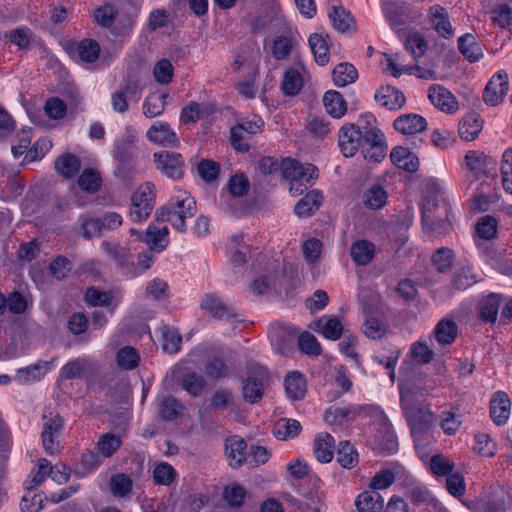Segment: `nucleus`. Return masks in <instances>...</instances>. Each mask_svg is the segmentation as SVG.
Segmentation results:
<instances>
[{
  "label": "nucleus",
  "instance_id": "f03ea898",
  "mask_svg": "<svg viewBox=\"0 0 512 512\" xmlns=\"http://www.w3.org/2000/svg\"><path fill=\"white\" fill-rule=\"evenodd\" d=\"M64 420L58 412L45 408L42 414L41 442L46 454L52 456L60 452V437Z\"/></svg>",
  "mask_w": 512,
  "mask_h": 512
},
{
  "label": "nucleus",
  "instance_id": "6e6552de",
  "mask_svg": "<svg viewBox=\"0 0 512 512\" xmlns=\"http://www.w3.org/2000/svg\"><path fill=\"white\" fill-rule=\"evenodd\" d=\"M414 440L417 442L433 422V413L429 406L420 405L405 415Z\"/></svg>",
  "mask_w": 512,
  "mask_h": 512
},
{
  "label": "nucleus",
  "instance_id": "bb28decb",
  "mask_svg": "<svg viewBox=\"0 0 512 512\" xmlns=\"http://www.w3.org/2000/svg\"><path fill=\"white\" fill-rule=\"evenodd\" d=\"M322 200L321 192L312 190L296 203L294 212L300 218L310 217L321 206Z\"/></svg>",
  "mask_w": 512,
  "mask_h": 512
},
{
  "label": "nucleus",
  "instance_id": "72a5a7b5",
  "mask_svg": "<svg viewBox=\"0 0 512 512\" xmlns=\"http://www.w3.org/2000/svg\"><path fill=\"white\" fill-rule=\"evenodd\" d=\"M246 448L247 444L242 438L234 436L226 440V455L232 468L242 465L245 460Z\"/></svg>",
  "mask_w": 512,
  "mask_h": 512
},
{
  "label": "nucleus",
  "instance_id": "a19ab883",
  "mask_svg": "<svg viewBox=\"0 0 512 512\" xmlns=\"http://www.w3.org/2000/svg\"><path fill=\"white\" fill-rule=\"evenodd\" d=\"M184 406L174 396L164 397L159 404V415L165 421L177 419L183 412Z\"/></svg>",
  "mask_w": 512,
  "mask_h": 512
},
{
  "label": "nucleus",
  "instance_id": "bf43d9fd",
  "mask_svg": "<svg viewBox=\"0 0 512 512\" xmlns=\"http://www.w3.org/2000/svg\"><path fill=\"white\" fill-rule=\"evenodd\" d=\"M498 222L496 218L490 215L481 217L476 225L478 236L485 240H491L496 237Z\"/></svg>",
  "mask_w": 512,
  "mask_h": 512
},
{
  "label": "nucleus",
  "instance_id": "7ed1b4c3",
  "mask_svg": "<svg viewBox=\"0 0 512 512\" xmlns=\"http://www.w3.org/2000/svg\"><path fill=\"white\" fill-rule=\"evenodd\" d=\"M154 201V185L151 183L141 185L131 198L130 219L135 223L145 221L154 208Z\"/></svg>",
  "mask_w": 512,
  "mask_h": 512
},
{
  "label": "nucleus",
  "instance_id": "2f4dec72",
  "mask_svg": "<svg viewBox=\"0 0 512 512\" xmlns=\"http://www.w3.org/2000/svg\"><path fill=\"white\" fill-rule=\"evenodd\" d=\"M323 105L326 112L333 118H341L347 112V103L343 96L335 90L325 92L323 96Z\"/></svg>",
  "mask_w": 512,
  "mask_h": 512
},
{
  "label": "nucleus",
  "instance_id": "9b49d317",
  "mask_svg": "<svg viewBox=\"0 0 512 512\" xmlns=\"http://www.w3.org/2000/svg\"><path fill=\"white\" fill-rule=\"evenodd\" d=\"M295 337L296 333L290 326L275 324L269 329L271 343L274 349L282 355H287L292 351Z\"/></svg>",
  "mask_w": 512,
  "mask_h": 512
},
{
  "label": "nucleus",
  "instance_id": "f257e3e1",
  "mask_svg": "<svg viewBox=\"0 0 512 512\" xmlns=\"http://www.w3.org/2000/svg\"><path fill=\"white\" fill-rule=\"evenodd\" d=\"M196 212V201L186 192H183L156 211V220L169 222L175 230L184 233L186 231L185 220L192 218Z\"/></svg>",
  "mask_w": 512,
  "mask_h": 512
},
{
  "label": "nucleus",
  "instance_id": "393cba45",
  "mask_svg": "<svg viewBox=\"0 0 512 512\" xmlns=\"http://www.w3.org/2000/svg\"><path fill=\"white\" fill-rule=\"evenodd\" d=\"M51 361H38L35 364L21 368L17 371V380L22 384H29L42 379L44 375L50 370Z\"/></svg>",
  "mask_w": 512,
  "mask_h": 512
},
{
  "label": "nucleus",
  "instance_id": "de8ad7c7",
  "mask_svg": "<svg viewBox=\"0 0 512 512\" xmlns=\"http://www.w3.org/2000/svg\"><path fill=\"white\" fill-rule=\"evenodd\" d=\"M212 112V108L208 104H200L197 102H190L188 105L182 108L180 114V120L184 124L195 123L203 114H209Z\"/></svg>",
  "mask_w": 512,
  "mask_h": 512
},
{
  "label": "nucleus",
  "instance_id": "69168bd1",
  "mask_svg": "<svg viewBox=\"0 0 512 512\" xmlns=\"http://www.w3.org/2000/svg\"><path fill=\"white\" fill-rule=\"evenodd\" d=\"M298 347L300 351L307 355L318 356L321 354V345L316 337L310 332H303L298 337Z\"/></svg>",
  "mask_w": 512,
  "mask_h": 512
},
{
  "label": "nucleus",
  "instance_id": "ea45409f",
  "mask_svg": "<svg viewBox=\"0 0 512 512\" xmlns=\"http://www.w3.org/2000/svg\"><path fill=\"white\" fill-rule=\"evenodd\" d=\"M302 426L295 419H280L273 427V435L279 440H287L295 438L300 434Z\"/></svg>",
  "mask_w": 512,
  "mask_h": 512
},
{
  "label": "nucleus",
  "instance_id": "e2e57ef3",
  "mask_svg": "<svg viewBox=\"0 0 512 512\" xmlns=\"http://www.w3.org/2000/svg\"><path fill=\"white\" fill-rule=\"evenodd\" d=\"M80 234L83 238L90 240L94 237H100L102 234L101 223L98 218H92L88 216L80 217Z\"/></svg>",
  "mask_w": 512,
  "mask_h": 512
},
{
  "label": "nucleus",
  "instance_id": "49530a36",
  "mask_svg": "<svg viewBox=\"0 0 512 512\" xmlns=\"http://www.w3.org/2000/svg\"><path fill=\"white\" fill-rule=\"evenodd\" d=\"M387 201V193L385 189L378 184L369 187L363 194L364 205L372 210L382 208Z\"/></svg>",
  "mask_w": 512,
  "mask_h": 512
},
{
  "label": "nucleus",
  "instance_id": "a211bd4d",
  "mask_svg": "<svg viewBox=\"0 0 512 512\" xmlns=\"http://www.w3.org/2000/svg\"><path fill=\"white\" fill-rule=\"evenodd\" d=\"M70 54L73 58H78L80 61L93 63L99 58L100 45L97 41L86 38L72 45Z\"/></svg>",
  "mask_w": 512,
  "mask_h": 512
},
{
  "label": "nucleus",
  "instance_id": "412c9836",
  "mask_svg": "<svg viewBox=\"0 0 512 512\" xmlns=\"http://www.w3.org/2000/svg\"><path fill=\"white\" fill-rule=\"evenodd\" d=\"M313 330L320 332L324 338L336 341L341 338L343 333V326L339 319L331 316H323L313 325L310 326Z\"/></svg>",
  "mask_w": 512,
  "mask_h": 512
},
{
  "label": "nucleus",
  "instance_id": "3c124183",
  "mask_svg": "<svg viewBox=\"0 0 512 512\" xmlns=\"http://www.w3.org/2000/svg\"><path fill=\"white\" fill-rule=\"evenodd\" d=\"M109 487L115 497L123 498L131 492L133 482L130 476L124 473H118L111 477Z\"/></svg>",
  "mask_w": 512,
  "mask_h": 512
},
{
  "label": "nucleus",
  "instance_id": "423d86ee",
  "mask_svg": "<svg viewBox=\"0 0 512 512\" xmlns=\"http://www.w3.org/2000/svg\"><path fill=\"white\" fill-rule=\"evenodd\" d=\"M508 89V74L505 71L500 70L495 73L487 83L483 92V100L490 106H496L503 101L504 97L508 93Z\"/></svg>",
  "mask_w": 512,
  "mask_h": 512
},
{
  "label": "nucleus",
  "instance_id": "09e8293b",
  "mask_svg": "<svg viewBox=\"0 0 512 512\" xmlns=\"http://www.w3.org/2000/svg\"><path fill=\"white\" fill-rule=\"evenodd\" d=\"M364 119L365 125L362 127V146L385 142L383 133L375 126L376 119L372 115H367Z\"/></svg>",
  "mask_w": 512,
  "mask_h": 512
},
{
  "label": "nucleus",
  "instance_id": "b1692460",
  "mask_svg": "<svg viewBox=\"0 0 512 512\" xmlns=\"http://www.w3.org/2000/svg\"><path fill=\"white\" fill-rule=\"evenodd\" d=\"M168 227L163 226L159 228L155 225H149L143 236V242L149 247L151 251H163L168 245Z\"/></svg>",
  "mask_w": 512,
  "mask_h": 512
},
{
  "label": "nucleus",
  "instance_id": "338daca9",
  "mask_svg": "<svg viewBox=\"0 0 512 512\" xmlns=\"http://www.w3.org/2000/svg\"><path fill=\"white\" fill-rule=\"evenodd\" d=\"M176 470L168 463L162 462L153 470V479L158 485H170L176 478Z\"/></svg>",
  "mask_w": 512,
  "mask_h": 512
},
{
  "label": "nucleus",
  "instance_id": "79ce46f5",
  "mask_svg": "<svg viewBox=\"0 0 512 512\" xmlns=\"http://www.w3.org/2000/svg\"><path fill=\"white\" fill-rule=\"evenodd\" d=\"M308 41L315 61L321 66L326 65L329 62V48L326 39L322 34L314 33L310 35Z\"/></svg>",
  "mask_w": 512,
  "mask_h": 512
},
{
  "label": "nucleus",
  "instance_id": "dca6fc26",
  "mask_svg": "<svg viewBox=\"0 0 512 512\" xmlns=\"http://www.w3.org/2000/svg\"><path fill=\"white\" fill-rule=\"evenodd\" d=\"M428 97L432 104L441 111L452 113L458 109L455 96L441 85L430 86Z\"/></svg>",
  "mask_w": 512,
  "mask_h": 512
},
{
  "label": "nucleus",
  "instance_id": "f8f14e48",
  "mask_svg": "<svg viewBox=\"0 0 512 512\" xmlns=\"http://www.w3.org/2000/svg\"><path fill=\"white\" fill-rule=\"evenodd\" d=\"M465 162L476 177L488 175L496 170L495 159L483 152L469 151L465 156Z\"/></svg>",
  "mask_w": 512,
  "mask_h": 512
},
{
  "label": "nucleus",
  "instance_id": "5701e85b",
  "mask_svg": "<svg viewBox=\"0 0 512 512\" xmlns=\"http://www.w3.org/2000/svg\"><path fill=\"white\" fill-rule=\"evenodd\" d=\"M375 245L368 240L361 239L352 243L350 257L358 266L368 265L374 258Z\"/></svg>",
  "mask_w": 512,
  "mask_h": 512
},
{
  "label": "nucleus",
  "instance_id": "6ab92c4d",
  "mask_svg": "<svg viewBox=\"0 0 512 512\" xmlns=\"http://www.w3.org/2000/svg\"><path fill=\"white\" fill-rule=\"evenodd\" d=\"M328 16L335 30L341 33H350L356 30L355 21L351 13L341 5L331 7Z\"/></svg>",
  "mask_w": 512,
  "mask_h": 512
},
{
  "label": "nucleus",
  "instance_id": "4be33fe9",
  "mask_svg": "<svg viewBox=\"0 0 512 512\" xmlns=\"http://www.w3.org/2000/svg\"><path fill=\"white\" fill-rule=\"evenodd\" d=\"M390 159L398 168L409 173L416 172L419 166L418 157L408 148L402 146H397L392 149Z\"/></svg>",
  "mask_w": 512,
  "mask_h": 512
},
{
  "label": "nucleus",
  "instance_id": "6e6d98bb",
  "mask_svg": "<svg viewBox=\"0 0 512 512\" xmlns=\"http://www.w3.org/2000/svg\"><path fill=\"white\" fill-rule=\"evenodd\" d=\"M206 381L196 372L187 373L182 379V388L192 397L199 396L205 389Z\"/></svg>",
  "mask_w": 512,
  "mask_h": 512
},
{
  "label": "nucleus",
  "instance_id": "c85d7f7f",
  "mask_svg": "<svg viewBox=\"0 0 512 512\" xmlns=\"http://www.w3.org/2000/svg\"><path fill=\"white\" fill-rule=\"evenodd\" d=\"M54 167L58 174L71 179L80 171L81 160L78 156L67 152L56 159Z\"/></svg>",
  "mask_w": 512,
  "mask_h": 512
},
{
  "label": "nucleus",
  "instance_id": "052dcab7",
  "mask_svg": "<svg viewBox=\"0 0 512 512\" xmlns=\"http://www.w3.org/2000/svg\"><path fill=\"white\" fill-rule=\"evenodd\" d=\"M405 48L410 52L415 60L421 58L428 48V43L424 36L419 33L409 35L405 41Z\"/></svg>",
  "mask_w": 512,
  "mask_h": 512
},
{
  "label": "nucleus",
  "instance_id": "0e129e2a",
  "mask_svg": "<svg viewBox=\"0 0 512 512\" xmlns=\"http://www.w3.org/2000/svg\"><path fill=\"white\" fill-rule=\"evenodd\" d=\"M227 187L233 197L240 198L249 192L250 182L244 174H235L230 177Z\"/></svg>",
  "mask_w": 512,
  "mask_h": 512
},
{
  "label": "nucleus",
  "instance_id": "1a4fd4ad",
  "mask_svg": "<svg viewBox=\"0 0 512 512\" xmlns=\"http://www.w3.org/2000/svg\"><path fill=\"white\" fill-rule=\"evenodd\" d=\"M138 140V133L132 126H126L123 134L114 143V158L121 164L127 165L134 159L132 146Z\"/></svg>",
  "mask_w": 512,
  "mask_h": 512
},
{
  "label": "nucleus",
  "instance_id": "4d7b16f0",
  "mask_svg": "<svg viewBox=\"0 0 512 512\" xmlns=\"http://www.w3.org/2000/svg\"><path fill=\"white\" fill-rule=\"evenodd\" d=\"M430 470L437 477H447L454 470L455 464L441 454L431 457L429 462Z\"/></svg>",
  "mask_w": 512,
  "mask_h": 512
},
{
  "label": "nucleus",
  "instance_id": "e433bc0d",
  "mask_svg": "<svg viewBox=\"0 0 512 512\" xmlns=\"http://www.w3.org/2000/svg\"><path fill=\"white\" fill-rule=\"evenodd\" d=\"M482 120L478 114L472 113L465 116L459 123V135L466 141L474 140L482 130Z\"/></svg>",
  "mask_w": 512,
  "mask_h": 512
},
{
  "label": "nucleus",
  "instance_id": "9d476101",
  "mask_svg": "<svg viewBox=\"0 0 512 512\" xmlns=\"http://www.w3.org/2000/svg\"><path fill=\"white\" fill-rule=\"evenodd\" d=\"M146 138L162 147H177L180 140L170 124L163 121H156L146 132Z\"/></svg>",
  "mask_w": 512,
  "mask_h": 512
},
{
  "label": "nucleus",
  "instance_id": "4c0bfd02",
  "mask_svg": "<svg viewBox=\"0 0 512 512\" xmlns=\"http://www.w3.org/2000/svg\"><path fill=\"white\" fill-rule=\"evenodd\" d=\"M287 396L293 400H300L306 393V381L299 372L288 374L284 381Z\"/></svg>",
  "mask_w": 512,
  "mask_h": 512
},
{
  "label": "nucleus",
  "instance_id": "603ef678",
  "mask_svg": "<svg viewBox=\"0 0 512 512\" xmlns=\"http://www.w3.org/2000/svg\"><path fill=\"white\" fill-rule=\"evenodd\" d=\"M121 438L112 433L103 434L97 442L98 453L103 458L111 457L120 447Z\"/></svg>",
  "mask_w": 512,
  "mask_h": 512
},
{
  "label": "nucleus",
  "instance_id": "c756f323",
  "mask_svg": "<svg viewBox=\"0 0 512 512\" xmlns=\"http://www.w3.org/2000/svg\"><path fill=\"white\" fill-rule=\"evenodd\" d=\"M359 512H380L384 507V498L378 491L362 492L355 501Z\"/></svg>",
  "mask_w": 512,
  "mask_h": 512
},
{
  "label": "nucleus",
  "instance_id": "a18cd8bd",
  "mask_svg": "<svg viewBox=\"0 0 512 512\" xmlns=\"http://www.w3.org/2000/svg\"><path fill=\"white\" fill-rule=\"evenodd\" d=\"M100 247L108 257L113 259L120 267L128 265L131 255L128 248L107 240L103 241Z\"/></svg>",
  "mask_w": 512,
  "mask_h": 512
},
{
  "label": "nucleus",
  "instance_id": "2eb2a0df",
  "mask_svg": "<svg viewBox=\"0 0 512 512\" xmlns=\"http://www.w3.org/2000/svg\"><path fill=\"white\" fill-rule=\"evenodd\" d=\"M374 98L379 105L389 110L401 109L406 103L404 93L390 85L380 87Z\"/></svg>",
  "mask_w": 512,
  "mask_h": 512
},
{
  "label": "nucleus",
  "instance_id": "cd10ccee",
  "mask_svg": "<svg viewBox=\"0 0 512 512\" xmlns=\"http://www.w3.org/2000/svg\"><path fill=\"white\" fill-rule=\"evenodd\" d=\"M201 308L217 319H229L234 316L233 309L224 304L215 294H206L201 301Z\"/></svg>",
  "mask_w": 512,
  "mask_h": 512
},
{
  "label": "nucleus",
  "instance_id": "f704fd0d",
  "mask_svg": "<svg viewBox=\"0 0 512 512\" xmlns=\"http://www.w3.org/2000/svg\"><path fill=\"white\" fill-rule=\"evenodd\" d=\"M458 49L470 62H476L483 57V50L474 35L467 33L458 39Z\"/></svg>",
  "mask_w": 512,
  "mask_h": 512
},
{
  "label": "nucleus",
  "instance_id": "c03bdc74",
  "mask_svg": "<svg viewBox=\"0 0 512 512\" xmlns=\"http://www.w3.org/2000/svg\"><path fill=\"white\" fill-rule=\"evenodd\" d=\"M337 462L346 469H351L358 464V453L355 447L348 441H341L336 452Z\"/></svg>",
  "mask_w": 512,
  "mask_h": 512
},
{
  "label": "nucleus",
  "instance_id": "39448f33",
  "mask_svg": "<svg viewBox=\"0 0 512 512\" xmlns=\"http://www.w3.org/2000/svg\"><path fill=\"white\" fill-rule=\"evenodd\" d=\"M268 379V372L261 365H254L249 369L247 379L243 381L242 392L245 401L255 404L263 397L264 382Z\"/></svg>",
  "mask_w": 512,
  "mask_h": 512
},
{
  "label": "nucleus",
  "instance_id": "20e7f679",
  "mask_svg": "<svg viewBox=\"0 0 512 512\" xmlns=\"http://www.w3.org/2000/svg\"><path fill=\"white\" fill-rule=\"evenodd\" d=\"M156 169L173 180L183 177L186 168L183 156L180 153L159 151L153 154Z\"/></svg>",
  "mask_w": 512,
  "mask_h": 512
},
{
  "label": "nucleus",
  "instance_id": "aec40b11",
  "mask_svg": "<svg viewBox=\"0 0 512 512\" xmlns=\"http://www.w3.org/2000/svg\"><path fill=\"white\" fill-rule=\"evenodd\" d=\"M505 510V499L497 489L482 495L474 504L475 512H505Z\"/></svg>",
  "mask_w": 512,
  "mask_h": 512
},
{
  "label": "nucleus",
  "instance_id": "473e14b6",
  "mask_svg": "<svg viewBox=\"0 0 512 512\" xmlns=\"http://www.w3.org/2000/svg\"><path fill=\"white\" fill-rule=\"evenodd\" d=\"M335 448L334 438L328 433H320L314 441V454L321 463H328L333 459Z\"/></svg>",
  "mask_w": 512,
  "mask_h": 512
},
{
  "label": "nucleus",
  "instance_id": "5fc2aeb1",
  "mask_svg": "<svg viewBox=\"0 0 512 512\" xmlns=\"http://www.w3.org/2000/svg\"><path fill=\"white\" fill-rule=\"evenodd\" d=\"M205 374L212 380H220L229 375V367L224 359L219 357L209 358L205 363Z\"/></svg>",
  "mask_w": 512,
  "mask_h": 512
},
{
  "label": "nucleus",
  "instance_id": "0eeeda50",
  "mask_svg": "<svg viewBox=\"0 0 512 512\" xmlns=\"http://www.w3.org/2000/svg\"><path fill=\"white\" fill-rule=\"evenodd\" d=\"M338 145L345 157H352L362 147V131L353 123L344 124L338 134Z\"/></svg>",
  "mask_w": 512,
  "mask_h": 512
},
{
  "label": "nucleus",
  "instance_id": "c9c22d12",
  "mask_svg": "<svg viewBox=\"0 0 512 512\" xmlns=\"http://www.w3.org/2000/svg\"><path fill=\"white\" fill-rule=\"evenodd\" d=\"M433 333L439 344L450 345L457 338L458 326L453 320L443 318L436 324Z\"/></svg>",
  "mask_w": 512,
  "mask_h": 512
},
{
  "label": "nucleus",
  "instance_id": "774afa93",
  "mask_svg": "<svg viewBox=\"0 0 512 512\" xmlns=\"http://www.w3.org/2000/svg\"><path fill=\"white\" fill-rule=\"evenodd\" d=\"M501 176L503 188L512 194V148L507 149L503 154Z\"/></svg>",
  "mask_w": 512,
  "mask_h": 512
},
{
  "label": "nucleus",
  "instance_id": "ddd939ff",
  "mask_svg": "<svg viewBox=\"0 0 512 512\" xmlns=\"http://www.w3.org/2000/svg\"><path fill=\"white\" fill-rule=\"evenodd\" d=\"M511 402L508 394L503 391L496 392L490 400V416L493 422L504 425L510 417Z\"/></svg>",
  "mask_w": 512,
  "mask_h": 512
},
{
  "label": "nucleus",
  "instance_id": "680f3d73",
  "mask_svg": "<svg viewBox=\"0 0 512 512\" xmlns=\"http://www.w3.org/2000/svg\"><path fill=\"white\" fill-rule=\"evenodd\" d=\"M174 67L168 59H161L153 68V76L157 83L167 85L172 81Z\"/></svg>",
  "mask_w": 512,
  "mask_h": 512
},
{
  "label": "nucleus",
  "instance_id": "864d4df0",
  "mask_svg": "<svg viewBox=\"0 0 512 512\" xmlns=\"http://www.w3.org/2000/svg\"><path fill=\"white\" fill-rule=\"evenodd\" d=\"M118 366L123 370H133L139 365L138 351L131 346L122 347L116 355Z\"/></svg>",
  "mask_w": 512,
  "mask_h": 512
},
{
  "label": "nucleus",
  "instance_id": "8fccbe9b",
  "mask_svg": "<svg viewBox=\"0 0 512 512\" xmlns=\"http://www.w3.org/2000/svg\"><path fill=\"white\" fill-rule=\"evenodd\" d=\"M102 184L100 174L91 168L85 169L78 178L79 187L89 194L96 193Z\"/></svg>",
  "mask_w": 512,
  "mask_h": 512
},
{
  "label": "nucleus",
  "instance_id": "a878e982",
  "mask_svg": "<svg viewBox=\"0 0 512 512\" xmlns=\"http://www.w3.org/2000/svg\"><path fill=\"white\" fill-rule=\"evenodd\" d=\"M501 301V295L497 293H490L483 297L477 306L481 320L494 323L497 320Z\"/></svg>",
  "mask_w": 512,
  "mask_h": 512
},
{
  "label": "nucleus",
  "instance_id": "7c9ffc66",
  "mask_svg": "<svg viewBox=\"0 0 512 512\" xmlns=\"http://www.w3.org/2000/svg\"><path fill=\"white\" fill-rule=\"evenodd\" d=\"M358 409L352 405H339L327 409L324 413V420L329 425H343L347 419H354Z\"/></svg>",
  "mask_w": 512,
  "mask_h": 512
},
{
  "label": "nucleus",
  "instance_id": "4468645a",
  "mask_svg": "<svg viewBox=\"0 0 512 512\" xmlns=\"http://www.w3.org/2000/svg\"><path fill=\"white\" fill-rule=\"evenodd\" d=\"M429 21L434 30L443 38L450 39L454 36L449 14L441 5L436 4L429 8Z\"/></svg>",
  "mask_w": 512,
  "mask_h": 512
},
{
  "label": "nucleus",
  "instance_id": "13d9d810",
  "mask_svg": "<svg viewBox=\"0 0 512 512\" xmlns=\"http://www.w3.org/2000/svg\"><path fill=\"white\" fill-rule=\"evenodd\" d=\"M182 336L177 330L164 327L162 329V349L166 353H177L181 348Z\"/></svg>",
  "mask_w": 512,
  "mask_h": 512
},
{
  "label": "nucleus",
  "instance_id": "58836bf2",
  "mask_svg": "<svg viewBox=\"0 0 512 512\" xmlns=\"http://www.w3.org/2000/svg\"><path fill=\"white\" fill-rule=\"evenodd\" d=\"M333 82L338 87H345L358 78L356 68L348 62L337 64L332 71Z\"/></svg>",
  "mask_w": 512,
  "mask_h": 512
},
{
  "label": "nucleus",
  "instance_id": "37998d69",
  "mask_svg": "<svg viewBox=\"0 0 512 512\" xmlns=\"http://www.w3.org/2000/svg\"><path fill=\"white\" fill-rule=\"evenodd\" d=\"M304 85L303 77L297 69H289L284 73L281 89L286 96L297 95Z\"/></svg>",
  "mask_w": 512,
  "mask_h": 512
},
{
  "label": "nucleus",
  "instance_id": "f3484780",
  "mask_svg": "<svg viewBox=\"0 0 512 512\" xmlns=\"http://www.w3.org/2000/svg\"><path fill=\"white\" fill-rule=\"evenodd\" d=\"M393 125L395 130L403 135H414L426 130L427 121L421 115L409 113L400 115Z\"/></svg>",
  "mask_w": 512,
  "mask_h": 512
}]
</instances>
